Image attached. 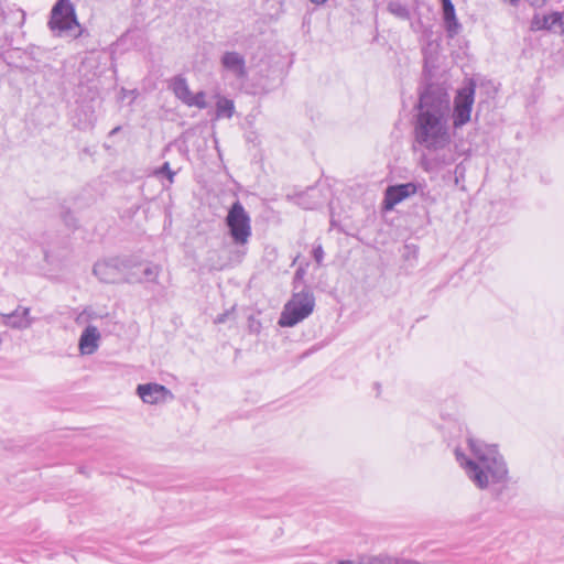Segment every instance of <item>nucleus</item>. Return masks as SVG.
Here are the masks:
<instances>
[{
  "instance_id": "f257e3e1",
  "label": "nucleus",
  "mask_w": 564,
  "mask_h": 564,
  "mask_svg": "<svg viewBox=\"0 0 564 564\" xmlns=\"http://www.w3.org/2000/svg\"><path fill=\"white\" fill-rule=\"evenodd\" d=\"M451 100L448 93L436 84H426L420 91L414 122L415 141L424 149H437L452 143L448 127Z\"/></svg>"
},
{
  "instance_id": "f03ea898",
  "label": "nucleus",
  "mask_w": 564,
  "mask_h": 564,
  "mask_svg": "<svg viewBox=\"0 0 564 564\" xmlns=\"http://www.w3.org/2000/svg\"><path fill=\"white\" fill-rule=\"evenodd\" d=\"M473 457H467L459 448L455 456L468 478L479 489L490 486H506L509 479L507 464L496 445H486L473 438L468 440Z\"/></svg>"
},
{
  "instance_id": "7ed1b4c3",
  "label": "nucleus",
  "mask_w": 564,
  "mask_h": 564,
  "mask_svg": "<svg viewBox=\"0 0 564 564\" xmlns=\"http://www.w3.org/2000/svg\"><path fill=\"white\" fill-rule=\"evenodd\" d=\"M138 265L137 257H111L96 262L93 272L104 283H129L138 280L134 275Z\"/></svg>"
},
{
  "instance_id": "20e7f679",
  "label": "nucleus",
  "mask_w": 564,
  "mask_h": 564,
  "mask_svg": "<svg viewBox=\"0 0 564 564\" xmlns=\"http://www.w3.org/2000/svg\"><path fill=\"white\" fill-rule=\"evenodd\" d=\"M225 225L232 243L239 248L240 257L246 254V246L252 236L251 217L240 200H236L229 207L225 218Z\"/></svg>"
},
{
  "instance_id": "39448f33",
  "label": "nucleus",
  "mask_w": 564,
  "mask_h": 564,
  "mask_svg": "<svg viewBox=\"0 0 564 564\" xmlns=\"http://www.w3.org/2000/svg\"><path fill=\"white\" fill-rule=\"evenodd\" d=\"M314 306L315 299L311 291L303 290L293 294L281 313L279 325L282 327L295 326L313 312Z\"/></svg>"
},
{
  "instance_id": "423d86ee",
  "label": "nucleus",
  "mask_w": 564,
  "mask_h": 564,
  "mask_svg": "<svg viewBox=\"0 0 564 564\" xmlns=\"http://www.w3.org/2000/svg\"><path fill=\"white\" fill-rule=\"evenodd\" d=\"M476 85L469 82L466 86L459 88L454 97L453 127L462 128L470 121L473 105L475 101Z\"/></svg>"
},
{
  "instance_id": "0eeeda50",
  "label": "nucleus",
  "mask_w": 564,
  "mask_h": 564,
  "mask_svg": "<svg viewBox=\"0 0 564 564\" xmlns=\"http://www.w3.org/2000/svg\"><path fill=\"white\" fill-rule=\"evenodd\" d=\"M426 150L429 153L422 154L420 164L427 173H438L446 166L454 164L457 160L456 149L455 147L453 148L451 143L442 148Z\"/></svg>"
},
{
  "instance_id": "6e6552de",
  "label": "nucleus",
  "mask_w": 564,
  "mask_h": 564,
  "mask_svg": "<svg viewBox=\"0 0 564 564\" xmlns=\"http://www.w3.org/2000/svg\"><path fill=\"white\" fill-rule=\"evenodd\" d=\"M48 26L53 31L58 30L61 32L72 30L74 26H79L75 8L70 0L56 1L51 11Z\"/></svg>"
},
{
  "instance_id": "1a4fd4ad",
  "label": "nucleus",
  "mask_w": 564,
  "mask_h": 564,
  "mask_svg": "<svg viewBox=\"0 0 564 564\" xmlns=\"http://www.w3.org/2000/svg\"><path fill=\"white\" fill-rule=\"evenodd\" d=\"M425 184L409 182L404 184L391 185L386 189L384 204L387 208H392L405 198L423 191Z\"/></svg>"
},
{
  "instance_id": "9d476101",
  "label": "nucleus",
  "mask_w": 564,
  "mask_h": 564,
  "mask_svg": "<svg viewBox=\"0 0 564 564\" xmlns=\"http://www.w3.org/2000/svg\"><path fill=\"white\" fill-rule=\"evenodd\" d=\"M137 393L144 403L160 404L174 398L173 393L159 383H145L137 387Z\"/></svg>"
},
{
  "instance_id": "9b49d317",
  "label": "nucleus",
  "mask_w": 564,
  "mask_h": 564,
  "mask_svg": "<svg viewBox=\"0 0 564 564\" xmlns=\"http://www.w3.org/2000/svg\"><path fill=\"white\" fill-rule=\"evenodd\" d=\"M532 30H546L564 35V13L551 12L550 14H534L531 21Z\"/></svg>"
},
{
  "instance_id": "f8f14e48",
  "label": "nucleus",
  "mask_w": 564,
  "mask_h": 564,
  "mask_svg": "<svg viewBox=\"0 0 564 564\" xmlns=\"http://www.w3.org/2000/svg\"><path fill=\"white\" fill-rule=\"evenodd\" d=\"M221 65L239 79L246 78L248 75L245 57L238 52H226L221 56Z\"/></svg>"
},
{
  "instance_id": "ddd939ff",
  "label": "nucleus",
  "mask_w": 564,
  "mask_h": 564,
  "mask_svg": "<svg viewBox=\"0 0 564 564\" xmlns=\"http://www.w3.org/2000/svg\"><path fill=\"white\" fill-rule=\"evenodd\" d=\"M443 22L447 37L454 39L462 30V24L456 18L455 7L453 2L442 4Z\"/></svg>"
},
{
  "instance_id": "4468645a",
  "label": "nucleus",
  "mask_w": 564,
  "mask_h": 564,
  "mask_svg": "<svg viewBox=\"0 0 564 564\" xmlns=\"http://www.w3.org/2000/svg\"><path fill=\"white\" fill-rule=\"evenodd\" d=\"M100 338V334L95 326H87L80 335L79 338V349L84 355H91L98 348V340Z\"/></svg>"
},
{
  "instance_id": "2eb2a0df",
  "label": "nucleus",
  "mask_w": 564,
  "mask_h": 564,
  "mask_svg": "<svg viewBox=\"0 0 564 564\" xmlns=\"http://www.w3.org/2000/svg\"><path fill=\"white\" fill-rule=\"evenodd\" d=\"M167 87L177 99H180L184 105H187L192 96V91L183 75H176L169 79Z\"/></svg>"
},
{
  "instance_id": "dca6fc26",
  "label": "nucleus",
  "mask_w": 564,
  "mask_h": 564,
  "mask_svg": "<svg viewBox=\"0 0 564 564\" xmlns=\"http://www.w3.org/2000/svg\"><path fill=\"white\" fill-rule=\"evenodd\" d=\"M29 314L30 310L28 307H18L12 313L3 315V322L7 326L13 328H26L31 325Z\"/></svg>"
},
{
  "instance_id": "f3484780",
  "label": "nucleus",
  "mask_w": 564,
  "mask_h": 564,
  "mask_svg": "<svg viewBox=\"0 0 564 564\" xmlns=\"http://www.w3.org/2000/svg\"><path fill=\"white\" fill-rule=\"evenodd\" d=\"M161 267L152 262H143L142 274L135 273L138 280L130 281L129 283H156Z\"/></svg>"
},
{
  "instance_id": "a211bd4d",
  "label": "nucleus",
  "mask_w": 564,
  "mask_h": 564,
  "mask_svg": "<svg viewBox=\"0 0 564 564\" xmlns=\"http://www.w3.org/2000/svg\"><path fill=\"white\" fill-rule=\"evenodd\" d=\"M360 564H414L413 562L402 558L379 554L377 556H367L360 560Z\"/></svg>"
},
{
  "instance_id": "6ab92c4d",
  "label": "nucleus",
  "mask_w": 564,
  "mask_h": 564,
  "mask_svg": "<svg viewBox=\"0 0 564 564\" xmlns=\"http://www.w3.org/2000/svg\"><path fill=\"white\" fill-rule=\"evenodd\" d=\"M235 111L234 101L228 98H220L216 104L217 118H231Z\"/></svg>"
},
{
  "instance_id": "aec40b11",
  "label": "nucleus",
  "mask_w": 564,
  "mask_h": 564,
  "mask_svg": "<svg viewBox=\"0 0 564 564\" xmlns=\"http://www.w3.org/2000/svg\"><path fill=\"white\" fill-rule=\"evenodd\" d=\"M188 107H197L199 109H205L207 107L206 102V94L204 91H198L197 94L191 96L187 105Z\"/></svg>"
},
{
  "instance_id": "412c9836",
  "label": "nucleus",
  "mask_w": 564,
  "mask_h": 564,
  "mask_svg": "<svg viewBox=\"0 0 564 564\" xmlns=\"http://www.w3.org/2000/svg\"><path fill=\"white\" fill-rule=\"evenodd\" d=\"M388 8H389V11L398 18L409 19V17H410L409 9L401 3L391 2V3H389Z\"/></svg>"
},
{
  "instance_id": "4be33fe9",
  "label": "nucleus",
  "mask_w": 564,
  "mask_h": 564,
  "mask_svg": "<svg viewBox=\"0 0 564 564\" xmlns=\"http://www.w3.org/2000/svg\"><path fill=\"white\" fill-rule=\"evenodd\" d=\"M154 173L155 175H165L170 184L174 182V176L176 174L174 171L171 170L169 162H164L163 165L160 169H158Z\"/></svg>"
},
{
  "instance_id": "5701e85b",
  "label": "nucleus",
  "mask_w": 564,
  "mask_h": 564,
  "mask_svg": "<svg viewBox=\"0 0 564 564\" xmlns=\"http://www.w3.org/2000/svg\"><path fill=\"white\" fill-rule=\"evenodd\" d=\"M313 258L314 260L321 264L323 259H324V250H323V247L321 245L314 247L313 249Z\"/></svg>"
},
{
  "instance_id": "b1692460",
  "label": "nucleus",
  "mask_w": 564,
  "mask_h": 564,
  "mask_svg": "<svg viewBox=\"0 0 564 564\" xmlns=\"http://www.w3.org/2000/svg\"><path fill=\"white\" fill-rule=\"evenodd\" d=\"M8 9H9V13L20 17V21L18 22V24L22 25L25 21V12L22 9H18V8H8Z\"/></svg>"
},
{
  "instance_id": "393cba45",
  "label": "nucleus",
  "mask_w": 564,
  "mask_h": 564,
  "mask_svg": "<svg viewBox=\"0 0 564 564\" xmlns=\"http://www.w3.org/2000/svg\"><path fill=\"white\" fill-rule=\"evenodd\" d=\"M63 220L68 227L75 226V218L69 210L63 215Z\"/></svg>"
},
{
  "instance_id": "a878e982",
  "label": "nucleus",
  "mask_w": 564,
  "mask_h": 564,
  "mask_svg": "<svg viewBox=\"0 0 564 564\" xmlns=\"http://www.w3.org/2000/svg\"><path fill=\"white\" fill-rule=\"evenodd\" d=\"M260 323L259 322H256L252 317L249 318V328H250V332H253V333H259L260 332Z\"/></svg>"
},
{
  "instance_id": "bb28decb",
  "label": "nucleus",
  "mask_w": 564,
  "mask_h": 564,
  "mask_svg": "<svg viewBox=\"0 0 564 564\" xmlns=\"http://www.w3.org/2000/svg\"><path fill=\"white\" fill-rule=\"evenodd\" d=\"M464 172H465V167L463 166L462 163L457 164L455 166L454 174H455V182L456 183H458V177L464 175Z\"/></svg>"
},
{
  "instance_id": "cd10ccee",
  "label": "nucleus",
  "mask_w": 564,
  "mask_h": 564,
  "mask_svg": "<svg viewBox=\"0 0 564 564\" xmlns=\"http://www.w3.org/2000/svg\"><path fill=\"white\" fill-rule=\"evenodd\" d=\"M228 316H229V312H225V313H223V314H219V315L215 318V321H214V322H215L216 324H223V323H225V322L227 321Z\"/></svg>"
},
{
  "instance_id": "c85d7f7f",
  "label": "nucleus",
  "mask_w": 564,
  "mask_h": 564,
  "mask_svg": "<svg viewBox=\"0 0 564 564\" xmlns=\"http://www.w3.org/2000/svg\"><path fill=\"white\" fill-rule=\"evenodd\" d=\"M301 205L306 208V209H315L319 206V203H313V204H306L304 202V197H302V202H301Z\"/></svg>"
},
{
  "instance_id": "c756f323",
  "label": "nucleus",
  "mask_w": 564,
  "mask_h": 564,
  "mask_svg": "<svg viewBox=\"0 0 564 564\" xmlns=\"http://www.w3.org/2000/svg\"><path fill=\"white\" fill-rule=\"evenodd\" d=\"M528 2L535 8H540L545 4L546 0H528Z\"/></svg>"
},
{
  "instance_id": "7c9ffc66",
  "label": "nucleus",
  "mask_w": 564,
  "mask_h": 564,
  "mask_svg": "<svg viewBox=\"0 0 564 564\" xmlns=\"http://www.w3.org/2000/svg\"><path fill=\"white\" fill-rule=\"evenodd\" d=\"M139 265L134 269L135 273L142 274L143 262L137 258Z\"/></svg>"
},
{
  "instance_id": "2f4dec72",
  "label": "nucleus",
  "mask_w": 564,
  "mask_h": 564,
  "mask_svg": "<svg viewBox=\"0 0 564 564\" xmlns=\"http://www.w3.org/2000/svg\"><path fill=\"white\" fill-rule=\"evenodd\" d=\"M0 11H1V21L4 22L7 20V14H6L4 8L2 7L1 2H0Z\"/></svg>"
},
{
  "instance_id": "473e14b6",
  "label": "nucleus",
  "mask_w": 564,
  "mask_h": 564,
  "mask_svg": "<svg viewBox=\"0 0 564 564\" xmlns=\"http://www.w3.org/2000/svg\"><path fill=\"white\" fill-rule=\"evenodd\" d=\"M121 130V127H115L110 132H109V137H112L115 134H117L119 131Z\"/></svg>"
},
{
  "instance_id": "72a5a7b5",
  "label": "nucleus",
  "mask_w": 564,
  "mask_h": 564,
  "mask_svg": "<svg viewBox=\"0 0 564 564\" xmlns=\"http://www.w3.org/2000/svg\"><path fill=\"white\" fill-rule=\"evenodd\" d=\"M327 0H311L314 4L321 6L324 4Z\"/></svg>"
},
{
  "instance_id": "f704fd0d",
  "label": "nucleus",
  "mask_w": 564,
  "mask_h": 564,
  "mask_svg": "<svg viewBox=\"0 0 564 564\" xmlns=\"http://www.w3.org/2000/svg\"><path fill=\"white\" fill-rule=\"evenodd\" d=\"M337 564H354V562L349 560H340L337 562Z\"/></svg>"
},
{
  "instance_id": "c9c22d12",
  "label": "nucleus",
  "mask_w": 564,
  "mask_h": 564,
  "mask_svg": "<svg viewBox=\"0 0 564 564\" xmlns=\"http://www.w3.org/2000/svg\"><path fill=\"white\" fill-rule=\"evenodd\" d=\"M295 276L296 278L302 276V270H297L296 273H295Z\"/></svg>"
},
{
  "instance_id": "e433bc0d",
  "label": "nucleus",
  "mask_w": 564,
  "mask_h": 564,
  "mask_svg": "<svg viewBox=\"0 0 564 564\" xmlns=\"http://www.w3.org/2000/svg\"><path fill=\"white\" fill-rule=\"evenodd\" d=\"M442 4L444 3H447V2H452V0H441Z\"/></svg>"
},
{
  "instance_id": "4c0bfd02",
  "label": "nucleus",
  "mask_w": 564,
  "mask_h": 564,
  "mask_svg": "<svg viewBox=\"0 0 564 564\" xmlns=\"http://www.w3.org/2000/svg\"><path fill=\"white\" fill-rule=\"evenodd\" d=\"M375 386H376V388H377L378 390L380 389V384H379V383H376Z\"/></svg>"
}]
</instances>
